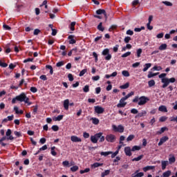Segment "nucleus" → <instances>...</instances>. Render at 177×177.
I'll return each mask as SVG.
<instances>
[{
  "instance_id": "nucleus-1",
  "label": "nucleus",
  "mask_w": 177,
  "mask_h": 177,
  "mask_svg": "<svg viewBox=\"0 0 177 177\" xmlns=\"http://www.w3.org/2000/svg\"><path fill=\"white\" fill-rule=\"evenodd\" d=\"M150 101V98L147 97L145 95L138 97L136 96L135 98L132 100L133 103H138V106H145L147 102Z\"/></svg>"
},
{
  "instance_id": "nucleus-2",
  "label": "nucleus",
  "mask_w": 177,
  "mask_h": 177,
  "mask_svg": "<svg viewBox=\"0 0 177 177\" xmlns=\"http://www.w3.org/2000/svg\"><path fill=\"white\" fill-rule=\"evenodd\" d=\"M16 97L17 102H21V103L24 102V103L28 104V106H31L32 103L29 102L30 98L28 97L25 93H21L19 95H17Z\"/></svg>"
},
{
  "instance_id": "nucleus-3",
  "label": "nucleus",
  "mask_w": 177,
  "mask_h": 177,
  "mask_svg": "<svg viewBox=\"0 0 177 177\" xmlns=\"http://www.w3.org/2000/svg\"><path fill=\"white\" fill-rule=\"evenodd\" d=\"M176 79L175 77H171V78H162L161 79V82L163 84L162 85V88H165L169 84H174V82H176Z\"/></svg>"
},
{
  "instance_id": "nucleus-4",
  "label": "nucleus",
  "mask_w": 177,
  "mask_h": 177,
  "mask_svg": "<svg viewBox=\"0 0 177 177\" xmlns=\"http://www.w3.org/2000/svg\"><path fill=\"white\" fill-rule=\"evenodd\" d=\"M102 56L105 57V60H111V54H110V50L109 48H105L102 52Z\"/></svg>"
},
{
  "instance_id": "nucleus-5",
  "label": "nucleus",
  "mask_w": 177,
  "mask_h": 177,
  "mask_svg": "<svg viewBox=\"0 0 177 177\" xmlns=\"http://www.w3.org/2000/svg\"><path fill=\"white\" fill-rule=\"evenodd\" d=\"M102 135H103V133H95L94 136H91V141L92 143H97V141L101 138Z\"/></svg>"
},
{
  "instance_id": "nucleus-6",
  "label": "nucleus",
  "mask_w": 177,
  "mask_h": 177,
  "mask_svg": "<svg viewBox=\"0 0 177 177\" xmlns=\"http://www.w3.org/2000/svg\"><path fill=\"white\" fill-rule=\"evenodd\" d=\"M106 142H109L110 143H114L115 142V136L113 134H109L105 138Z\"/></svg>"
},
{
  "instance_id": "nucleus-7",
  "label": "nucleus",
  "mask_w": 177,
  "mask_h": 177,
  "mask_svg": "<svg viewBox=\"0 0 177 177\" xmlns=\"http://www.w3.org/2000/svg\"><path fill=\"white\" fill-rule=\"evenodd\" d=\"M113 129L115 132H120V133H122L124 132V127L122 125H118V127L115 125H113Z\"/></svg>"
},
{
  "instance_id": "nucleus-8",
  "label": "nucleus",
  "mask_w": 177,
  "mask_h": 177,
  "mask_svg": "<svg viewBox=\"0 0 177 177\" xmlns=\"http://www.w3.org/2000/svg\"><path fill=\"white\" fill-rule=\"evenodd\" d=\"M95 113H97V114H103L104 113V109L103 107L100 106H95L94 107Z\"/></svg>"
},
{
  "instance_id": "nucleus-9",
  "label": "nucleus",
  "mask_w": 177,
  "mask_h": 177,
  "mask_svg": "<svg viewBox=\"0 0 177 177\" xmlns=\"http://www.w3.org/2000/svg\"><path fill=\"white\" fill-rule=\"evenodd\" d=\"M167 140H169V138H168V136H165L162 137L160 139V142L158 143V146H162V145H164V143H165V142H167Z\"/></svg>"
},
{
  "instance_id": "nucleus-10",
  "label": "nucleus",
  "mask_w": 177,
  "mask_h": 177,
  "mask_svg": "<svg viewBox=\"0 0 177 177\" xmlns=\"http://www.w3.org/2000/svg\"><path fill=\"white\" fill-rule=\"evenodd\" d=\"M132 149H131L130 147H126L124 148V153L126 154V156H128L129 157H131V156H132Z\"/></svg>"
},
{
  "instance_id": "nucleus-11",
  "label": "nucleus",
  "mask_w": 177,
  "mask_h": 177,
  "mask_svg": "<svg viewBox=\"0 0 177 177\" xmlns=\"http://www.w3.org/2000/svg\"><path fill=\"white\" fill-rule=\"evenodd\" d=\"M71 140L75 143L82 142V140H81V138H78L77 136H72L71 137Z\"/></svg>"
},
{
  "instance_id": "nucleus-12",
  "label": "nucleus",
  "mask_w": 177,
  "mask_h": 177,
  "mask_svg": "<svg viewBox=\"0 0 177 177\" xmlns=\"http://www.w3.org/2000/svg\"><path fill=\"white\" fill-rule=\"evenodd\" d=\"M97 15H104L105 19H107V13L106 12L105 10L103 9H98L96 10Z\"/></svg>"
},
{
  "instance_id": "nucleus-13",
  "label": "nucleus",
  "mask_w": 177,
  "mask_h": 177,
  "mask_svg": "<svg viewBox=\"0 0 177 177\" xmlns=\"http://www.w3.org/2000/svg\"><path fill=\"white\" fill-rule=\"evenodd\" d=\"M68 39H69V44H71V45H73V44H75L76 42H77V40H75V39H74V35H69L68 37Z\"/></svg>"
},
{
  "instance_id": "nucleus-14",
  "label": "nucleus",
  "mask_w": 177,
  "mask_h": 177,
  "mask_svg": "<svg viewBox=\"0 0 177 177\" xmlns=\"http://www.w3.org/2000/svg\"><path fill=\"white\" fill-rule=\"evenodd\" d=\"M158 110L162 113H168V109H167V106H165V105L160 106Z\"/></svg>"
},
{
  "instance_id": "nucleus-15",
  "label": "nucleus",
  "mask_w": 177,
  "mask_h": 177,
  "mask_svg": "<svg viewBox=\"0 0 177 177\" xmlns=\"http://www.w3.org/2000/svg\"><path fill=\"white\" fill-rule=\"evenodd\" d=\"M70 106V100L66 99L64 101V108L66 110H68V106Z\"/></svg>"
},
{
  "instance_id": "nucleus-16",
  "label": "nucleus",
  "mask_w": 177,
  "mask_h": 177,
  "mask_svg": "<svg viewBox=\"0 0 177 177\" xmlns=\"http://www.w3.org/2000/svg\"><path fill=\"white\" fill-rule=\"evenodd\" d=\"M176 161V158H175V156L174 155H169V164H174Z\"/></svg>"
},
{
  "instance_id": "nucleus-17",
  "label": "nucleus",
  "mask_w": 177,
  "mask_h": 177,
  "mask_svg": "<svg viewBox=\"0 0 177 177\" xmlns=\"http://www.w3.org/2000/svg\"><path fill=\"white\" fill-rule=\"evenodd\" d=\"M161 164H162V171H164V169L167 168V165H168L169 162L167 160H162Z\"/></svg>"
},
{
  "instance_id": "nucleus-18",
  "label": "nucleus",
  "mask_w": 177,
  "mask_h": 177,
  "mask_svg": "<svg viewBox=\"0 0 177 177\" xmlns=\"http://www.w3.org/2000/svg\"><path fill=\"white\" fill-rule=\"evenodd\" d=\"M146 114H147V112H146V111H142V112L138 113V115H136V118H140L141 117L146 115Z\"/></svg>"
},
{
  "instance_id": "nucleus-19",
  "label": "nucleus",
  "mask_w": 177,
  "mask_h": 177,
  "mask_svg": "<svg viewBox=\"0 0 177 177\" xmlns=\"http://www.w3.org/2000/svg\"><path fill=\"white\" fill-rule=\"evenodd\" d=\"M155 167L154 166H146L143 167V171L144 172H147V171H151V169H154Z\"/></svg>"
},
{
  "instance_id": "nucleus-20",
  "label": "nucleus",
  "mask_w": 177,
  "mask_h": 177,
  "mask_svg": "<svg viewBox=\"0 0 177 177\" xmlns=\"http://www.w3.org/2000/svg\"><path fill=\"white\" fill-rule=\"evenodd\" d=\"M171 170H168L162 174L160 177H169L171 176Z\"/></svg>"
},
{
  "instance_id": "nucleus-21",
  "label": "nucleus",
  "mask_w": 177,
  "mask_h": 177,
  "mask_svg": "<svg viewBox=\"0 0 177 177\" xmlns=\"http://www.w3.org/2000/svg\"><path fill=\"white\" fill-rule=\"evenodd\" d=\"M165 131H168V128L167 127H162L160 131H157V135H161L162 133H164Z\"/></svg>"
},
{
  "instance_id": "nucleus-22",
  "label": "nucleus",
  "mask_w": 177,
  "mask_h": 177,
  "mask_svg": "<svg viewBox=\"0 0 177 177\" xmlns=\"http://www.w3.org/2000/svg\"><path fill=\"white\" fill-rule=\"evenodd\" d=\"M150 67H151V63L145 64V68L142 69V71H144V73L147 71V70L149 69Z\"/></svg>"
},
{
  "instance_id": "nucleus-23",
  "label": "nucleus",
  "mask_w": 177,
  "mask_h": 177,
  "mask_svg": "<svg viewBox=\"0 0 177 177\" xmlns=\"http://www.w3.org/2000/svg\"><path fill=\"white\" fill-rule=\"evenodd\" d=\"M97 30H99V31H104V27H103V23L100 22L98 26H97Z\"/></svg>"
},
{
  "instance_id": "nucleus-24",
  "label": "nucleus",
  "mask_w": 177,
  "mask_h": 177,
  "mask_svg": "<svg viewBox=\"0 0 177 177\" xmlns=\"http://www.w3.org/2000/svg\"><path fill=\"white\" fill-rule=\"evenodd\" d=\"M160 73H153L152 72H149L147 75L148 78H153V77H156V75H158Z\"/></svg>"
},
{
  "instance_id": "nucleus-25",
  "label": "nucleus",
  "mask_w": 177,
  "mask_h": 177,
  "mask_svg": "<svg viewBox=\"0 0 177 177\" xmlns=\"http://www.w3.org/2000/svg\"><path fill=\"white\" fill-rule=\"evenodd\" d=\"M75 21L71 22V25L69 26V28L71 31H74L75 30Z\"/></svg>"
},
{
  "instance_id": "nucleus-26",
  "label": "nucleus",
  "mask_w": 177,
  "mask_h": 177,
  "mask_svg": "<svg viewBox=\"0 0 177 177\" xmlns=\"http://www.w3.org/2000/svg\"><path fill=\"white\" fill-rule=\"evenodd\" d=\"M167 44H162L159 46L158 49L159 50H165L167 49Z\"/></svg>"
},
{
  "instance_id": "nucleus-27",
  "label": "nucleus",
  "mask_w": 177,
  "mask_h": 177,
  "mask_svg": "<svg viewBox=\"0 0 177 177\" xmlns=\"http://www.w3.org/2000/svg\"><path fill=\"white\" fill-rule=\"evenodd\" d=\"M103 163L95 162L91 165L92 168H97L99 167H102Z\"/></svg>"
},
{
  "instance_id": "nucleus-28",
  "label": "nucleus",
  "mask_w": 177,
  "mask_h": 177,
  "mask_svg": "<svg viewBox=\"0 0 177 177\" xmlns=\"http://www.w3.org/2000/svg\"><path fill=\"white\" fill-rule=\"evenodd\" d=\"M129 88V82H127L126 84L120 86V89H128Z\"/></svg>"
},
{
  "instance_id": "nucleus-29",
  "label": "nucleus",
  "mask_w": 177,
  "mask_h": 177,
  "mask_svg": "<svg viewBox=\"0 0 177 177\" xmlns=\"http://www.w3.org/2000/svg\"><path fill=\"white\" fill-rule=\"evenodd\" d=\"M101 156H104V157H107V156H110V154H113V151H105V152H101Z\"/></svg>"
},
{
  "instance_id": "nucleus-30",
  "label": "nucleus",
  "mask_w": 177,
  "mask_h": 177,
  "mask_svg": "<svg viewBox=\"0 0 177 177\" xmlns=\"http://www.w3.org/2000/svg\"><path fill=\"white\" fill-rule=\"evenodd\" d=\"M91 120L93 121V124H94V125L99 124L100 120L97 118H91Z\"/></svg>"
},
{
  "instance_id": "nucleus-31",
  "label": "nucleus",
  "mask_w": 177,
  "mask_h": 177,
  "mask_svg": "<svg viewBox=\"0 0 177 177\" xmlns=\"http://www.w3.org/2000/svg\"><path fill=\"white\" fill-rule=\"evenodd\" d=\"M148 85L149 88H151V86H154V85H156V81H154V80H149L148 82Z\"/></svg>"
},
{
  "instance_id": "nucleus-32",
  "label": "nucleus",
  "mask_w": 177,
  "mask_h": 177,
  "mask_svg": "<svg viewBox=\"0 0 177 177\" xmlns=\"http://www.w3.org/2000/svg\"><path fill=\"white\" fill-rule=\"evenodd\" d=\"M133 139H135V135L133 134L129 135L127 138V142H131L133 140Z\"/></svg>"
},
{
  "instance_id": "nucleus-33",
  "label": "nucleus",
  "mask_w": 177,
  "mask_h": 177,
  "mask_svg": "<svg viewBox=\"0 0 177 177\" xmlns=\"http://www.w3.org/2000/svg\"><path fill=\"white\" fill-rule=\"evenodd\" d=\"M125 106H127V102H125V101L120 102L117 104V107L118 108L124 107Z\"/></svg>"
},
{
  "instance_id": "nucleus-34",
  "label": "nucleus",
  "mask_w": 177,
  "mask_h": 177,
  "mask_svg": "<svg viewBox=\"0 0 177 177\" xmlns=\"http://www.w3.org/2000/svg\"><path fill=\"white\" fill-rule=\"evenodd\" d=\"M107 175H110V170H105L104 172L102 173L101 176L104 177L107 176Z\"/></svg>"
},
{
  "instance_id": "nucleus-35",
  "label": "nucleus",
  "mask_w": 177,
  "mask_h": 177,
  "mask_svg": "<svg viewBox=\"0 0 177 177\" xmlns=\"http://www.w3.org/2000/svg\"><path fill=\"white\" fill-rule=\"evenodd\" d=\"M142 52H143V50L142 48H138L136 51L137 57H140L142 55Z\"/></svg>"
},
{
  "instance_id": "nucleus-36",
  "label": "nucleus",
  "mask_w": 177,
  "mask_h": 177,
  "mask_svg": "<svg viewBox=\"0 0 177 177\" xmlns=\"http://www.w3.org/2000/svg\"><path fill=\"white\" fill-rule=\"evenodd\" d=\"M140 146H137V145H135L132 147L131 149V151H139L140 150Z\"/></svg>"
},
{
  "instance_id": "nucleus-37",
  "label": "nucleus",
  "mask_w": 177,
  "mask_h": 177,
  "mask_svg": "<svg viewBox=\"0 0 177 177\" xmlns=\"http://www.w3.org/2000/svg\"><path fill=\"white\" fill-rule=\"evenodd\" d=\"M142 158H143V155H140V156H138L137 158H133L132 161H140V160H142Z\"/></svg>"
},
{
  "instance_id": "nucleus-38",
  "label": "nucleus",
  "mask_w": 177,
  "mask_h": 177,
  "mask_svg": "<svg viewBox=\"0 0 177 177\" xmlns=\"http://www.w3.org/2000/svg\"><path fill=\"white\" fill-rule=\"evenodd\" d=\"M128 56H131V51H128V52L122 54L121 55V57L124 58V57H128Z\"/></svg>"
},
{
  "instance_id": "nucleus-39",
  "label": "nucleus",
  "mask_w": 177,
  "mask_h": 177,
  "mask_svg": "<svg viewBox=\"0 0 177 177\" xmlns=\"http://www.w3.org/2000/svg\"><path fill=\"white\" fill-rule=\"evenodd\" d=\"M86 71H88L87 69H83L80 71L79 76L80 77H83V75H85V73H86Z\"/></svg>"
},
{
  "instance_id": "nucleus-40",
  "label": "nucleus",
  "mask_w": 177,
  "mask_h": 177,
  "mask_svg": "<svg viewBox=\"0 0 177 177\" xmlns=\"http://www.w3.org/2000/svg\"><path fill=\"white\" fill-rule=\"evenodd\" d=\"M63 115H59L57 117H56L54 120L55 121H62V120H63Z\"/></svg>"
},
{
  "instance_id": "nucleus-41",
  "label": "nucleus",
  "mask_w": 177,
  "mask_h": 177,
  "mask_svg": "<svg viewBox=\"0 0 177 177\" xmlns=\"http://www.w3.org/2000/svg\"><path fill=\"white\" fill-rule=\"evenodd\" d=\"M77 169H79V167H78V166H77V165H75V166L71 167V171L72 172H77Z\"/></svg>"
},
{
  "instance_id": "nucleus-42",
  "label": "nucleus",
  "mask_w": 177,
  "mask_h": 177,
  "mask_svg": "<svg viewBox=\"0 0 177 177\" xmlns=\"http://www.w3.org/2000/svg\"><path fill=\"white\" fill-rule=\"evenodd\" d=\"M124 140H125V136H121L120 137V141H119L120 145H124V142H123Z\"/></svg>"
},
{
  "instance_id": "nucleus-43",
  "label": "nucleus",
  "mask_w": 177,
  "mask_h": 177,
  "mask_svg": "<svg viewBox=\"0 0 177 177\" xmlns=\"http://www.w3.org/2000/svg\"><path fill=\"white\" fill-rule=\"evenodd\" d=\"M51 129H53V131H54V132H57V131H59V126L53 125L51 127Z\"/></svg>"
},
{
  "instance_id": "nucleus-44",
  "label": "nucleus",
  "mask_w": 177,
  "mask_h": 177,
  "mask_svg": "<svg viewBox=\"0 0 177 177\" xmlns=\"http://www.w3.org/2000/svg\"><path fill=\"white\" fill-rule=\"evenodd\" d=\"M168 120V118L166 116H162L160 118L159 121L160 122H165V120Z\"/></svg>"
},
{
  "instance_id": "nucleus-45",
  "label": "nucleus",
  "mask_w": 177,
  "mask_h": 177,
  "mask_svg": "<svg viewBox=\"0 0 177 177\" xmlns=\"http://www.w3.org/2000/svg\"><path fill=\"white\" fill-rule=\"evenodd\" d=\"M3 30H6L8 31H10V30H12V28H10V26H9L6 24H3Z\"/></svg>"
},
{
  "instance_id": "nucleus-46",
  "label": "nucleus",
  "mask_w": 177,
  "mask_h": 177,
  "mask_svg": "<svg viewBox=\"0 0 177 177\" xmlns=\"http://www.w3.org/2000/svg\"><path fill=\"white\" fill-rule=\"evenodd\" d=\"M162 3H163L164 5H165L166 6H172L173 4L172 3L169 2V1H162Z\"/></svg>"
},
{
  "instance_id": "nucleus-47",
  "label": "nucleus",
  "mask_w": 177,
  "mask_h": 177,
  "mask_svg": "<svg viewBox=\"0 0 177 177\" xmlns=\"http://www.w3.org/2000/svg\"><path fill=\"white\" fill-rule=\"evenodd\" d=\"M131 39H132L131 38V37L127 36L124 38V41L125 44H129V41H131Z\"/></svg>"
},
{
  "instance_id": "nucleus-48",
  "label": "nucleus",
  "mask_w": 177,
  "mask_h": 177,
  "mask_svg": "<svg viewBox=\"0 0 177 177\" xmlns=\"http://www.w3.org/2000/svg\"><path fill=\"white\" fill-rule=\"evenodd\" d=\"M122 74L124 77H129V72L128 71H122Z\"/></svg>"
},
{
  "instance_id": "nucleus-49",
  "label": "nucleus",
  "mask_w": 177,
  "mask_h": 177,
  "mask_svg": "<svg viewBox=\"0 0 177 177\" xmlns=\"http://www.w3.org/2000/svg\"><path fill=\"white\" fill-rule=\"evenodd\" d=\"M89 171H91V169L89 168H86L84 170H80V174H86L88 172H89Z\"/></svg>"
},
{
  "instance_id": "nucleus-50",
  "label": "nucleus",
  "mask_w": 177,
  "mask_h": 177,
  "mask_svg": "<svg viewBox=\"0 0 177 177\" xmlns=\"http://www.w3.org/2000/svg\"><path fill=\"white\" fill-rule=\"evenodd\" d=\"M68 80L71 82L73 81H74V77L73 76V74L71 73H69L68 75Z\"/></svg>"
},
{
  "instance_id": "nucleus-51",
  "label": "nucleus",
  "mask_w": 177,
  "mask_h": 177,
  "mask_svg": "<svg viewBox=\"0 0 177 177\" xmlns=\"http://www.w3.org/2000/svg\"><path fill=\"white\" fill-rule=\"evenodd\" d=\"M83 91L86 93H88V92H89V86L88 85L84 86V87L83 88Z\"/></svg>"
},
{
  "instance_id": "nucleus-52",
  "label": "nucleus",
  "mask_w": 177,
  "mask_h": 177,
  "mask_svg": "<svg viewBox=\"0 0 177 177\" xmlns=\"http://www.w3.org/2000/svg\"><path fill=\"white\" fill-rule=\"evenodd\" d=\"M30 91L32 92V93H37V92H38V89L36 88V87H31Z\"/></svg>"
},
{
  "instance_id": "nucleus-53",
  "label": "nucleus",
  "mask_w": 177,
  "mask_h": 177,
  "mask_svg": "<svg viewBox=\"0 0 177 177\" xmlns=\"http://www.w3.org/2000/svg\"><path fill=\"white\" fill-rule=\"evenodd\" d=\"M73 52H77V48H73L70 52H68V56H71V55H73Z\"/></svg>"
},
{
  "instance_id": "nucleus-54",
  "label": "nucleus",
  "mask_w": 177,
  "mask_h": 177,
  "mask_svg": "<svg viewBox=\"0 0 177 177\" xmlns=\"http://www.w3.org/2000/svg\"><path fill=\"white\" fill-rule=\"evenodd\" d=\"M62 165L64 167H70V162H68V160H65L62 162Z\"/></svg>"
},
{
  "instance_id": "nucleus-55",
  "label": "nucleus",
  "mask_w": 177,
  "mask_h": 177,
  "mask_svg": "<svg viewBox=\"0 0 177 177\" xmlns=\"http://www.w3.org/2000/svg\"><path fill=\"white\" fill-rule=\"evenodd\" d=\"M153 70H155L156 71H160V70H162V68L161 66H155L153 67Z\"/></svg>"
},
{
  "instance_id": "nucleus-56",
  "label": "nucleus",
  "mask_w": 177,
  "mask_h": 177,
  "mask_svg": "<svg viewBox=\"0 0 177 177\" xmlns=\"http://www.w3.org/2000/svg\"><path fill=\"white\" fill-rule=\"evenodd\" d=\"M93 56L95 58V63H97V60H99V59L97 58V53H96V52H93Z\"/></svg>"
},
{
  "instance_id": "nucleus-57",
  "label": "nucleus",
  "mask_w": 177,
  "mask_h": 177,
  "mask_svg": "<svg viewBox=\"0 0 177 177\" xmlns=\"http://www.w3.org/2000/svg\"><path fill=\"white\" fill-rule=\"evenodd\" d=\"M92 80L93 81H99L100 80V76L99 75L93 76L92 77Z\"/></svg>"
},
{
  "instance_id": "nucleus-58",
  "label": "nucleus",
  "mask_w": 177,
  "mask_h": 177,
  "mask_svg": "<svg viewBox=\"0 0 177 177\" xmlns=\"http://www.w3.org/2000/svg\"><path fill=\"white\" fill-rule=\"evenodd\" d=\"M62 66H64V62H63V61L59 62L56 64L57 67H62Z\"/></svg>"
},
{
  "instance_id": "nucleus-59",
  "label": "nucleus",
  "mask_w": 177,
  "mask_h": 177,
  "mask_svg": "<svg viewBox=\"0 0 177 177\" xmlns=\"http://www.w3.org/2000/svg\"><path fill=\"white\" fill-rule=\"evenodd\" d=\"M118 48H120V45L118 44H116L115 46L113 47V52H115V53L118 52Z\"/></svg>"
},
{
  "instance_id": "nucleus-60",
  "label": "nucleus",
  "mask_w": 177,
  "mask_h": 177,
  "mask_svg": "<svg viewBox=\"0 0 177 177\" xmlns=\"http://www.w3.org/2000/svg\"><path fill=\"white\" fill-rule=\"evenodd\" d=\"M131 114H138L139 113V111L136 109H132L131 110Z\"/></svg>"
},
{
  "instance_id": "nucleus-61",
  "label": "nucleus",
  "mask_w": 177,
  "mask_h": 177,
  "mask_svg": "<svg viewBox=\"0 0 177 177\" xmlns=\"http://www.w3.org/2000/svg\"><path fill=\"white\" fill-rule=\"evenodd\" d=\"M90 135L87 132H84L83 133V138H84V139H88V138H89Z\"/></svg>"
},
{
  "instance_id": "nucleus-62",
  "label": "nucleus",
  "mask_w": 177,
  "mask_h": 177,
  "mask_svg": "<svg viewBox=\"0 0 177 177\" xmlns=\"http://www.w3.org/2000/svg\"><path fill=\"white\" fill-rule=\"evenodd\" d=\"M28 62H34V58H28L24 60V63H28Z\"/></svg>"
},
{
  "instance_id": "nucleus-63",
  "label": "nucleus",
  "mask_w": 177,
  "mask_h": 177,
  "mask_svg": "<svg viewBox=\"0 0 177 177\" xmlns=\"http://www.w3.org/2000/svg\"><path fill=\"white\" fill-rule=\"evenodd\" d=\"M40 80H42V81H46L48 80V77H46V75H41L39 77Z\"/></svg>"
},
{
  "instance_id": "nucleus-64",
  "label": "nucleus",
  "mask_w": 177,
  "mask_h": 177,
  "mask_svg": "<svg viewBox=\"0 0 177 177\" xmlns=\"http://www.w3.org/2000/svg\"><path fill=\"white\" fill-rule=\"evenodd\" d=\"M136 176L137 177H142V176H145V173L143 172H138L137 174H136Z\"/></svg>"
}]
</instances>
